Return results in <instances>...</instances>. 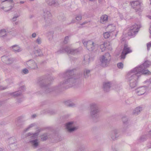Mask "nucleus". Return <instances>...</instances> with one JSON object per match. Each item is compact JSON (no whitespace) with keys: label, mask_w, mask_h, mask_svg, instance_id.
Listing matches in <instances>:
<instances>
[{"label":"nucleus","mask_w":151,"mask_h":151,"mask_svg":"<svg viewBox=\"0 0 151 151\" xmlns=\"http://www.w3.org/2000/svg\"><path fill=\"white\" fill-rule=\"evenodd\" d=\"M2 2L0 6L2 9L8 11L11 9L14 6L12 0H0Z\"/></svg>","instance_id":"2"},{"label":"nucleus","mask_w":151,"mask_h":151,"mask_svg":"<svg viewBox=\"0 0 151 151\" xmlns=\"http://www.w3.org/2000/svg\"><path fill=\"white\" fill-rule=\"evenodd\" d=\"M149 30H150V36H151V26H150V27L149 29Z\"/></svg>","instance_id":"37"},{"label":"nucleus","mask_w":151,"mask_h":151,"mask_svg":"<svg viewBox=\"0 0 151 151\" xmlns=\"http://www.w3.org/2000/svg\"><path fill=\"white\" fill-rule=\"evenodd\" d=\"M110 60V54L108 53H106L100 58V61L101 65L103 67H105L108 65Z\"/></svg>","instance_id":"3"},{"label":"nucleus","mask_w":151,"mask_h":151,"mask_svg":"<svg viewBox=\"0 0 151 151\" xmlns=\"http://www.w3.org/2000/svg\"><path fill=\"white\" fill-rule=\"evenodd\" d=\"M1 59L3 61L5 62L7 64H10L12 62V59H8L7 57L6 56L2 57Z\"/></svg>","instance_id":"13"},{"label":"nucleus","mask_w":151,"mask_h":151,"mask_svg":"<svg viewBox=\"0 0 151 151\" xmlns=\"http://www.w3.org/2000/svg\"><path fill=\"white\" fill-rule=\"evenodd\" d=\"M110 84L109 82L104 83V89L105 91H107L109 89Z\"/></svg>","instance_id":"17"},{"label":"nucleus","mask_w":151,"mask_h":151,"mask_svg":"<svg viewBox=\"0 0 151 151\" xmlns=\"http://www.w3.org/2000/svg\"><path fill=\"white\" fill-rule=\"evenodd\" d=\"M83 44L86 47L87 49L90 51H92L95 50L98 47L97 45L91 41L84 42Z\"/></svg>","instance_id":"6"},{"label":"nucleus","mask_w":151,"mask_h":151,"mask_svg":"<svg viewBox=\"0 0 151 151\" xmlns=\"http://www.w3.org/2000/svg\"><path fill=\"white\" fill-rule=\"evenodd\" d=\"M32 116V117L34 118L36 116V115H33Z\"/></svg>","instance_id":"38"},{"label":"nucleus","mask_w":151,"mask_h":151,"mask_svg":"<svg viewBox=\"0 0 151 151\" xmlns=\"http://www.w3.org/2000/svg\"><path fill=\"white\" fill-rule=\"evenodd\" d=\"M148 148H151V147H149V146L148 145Z\"/></svg>","instance_id":"39"},{"label":"nucleus","mask_w":151,"mask_h":151,"mask_svg":"<svg viewBox=\"0 0 151 151\" xmlns=\"http://www.w3.org/2000/svg\"><path fill=\"white\" fill-rule=\"evenodd\" d=\"M17 18V17H14L13 19V21H14L16 20V19Z\"/></svg>","instance_id":"35"},{"label":"nucleus","mask_w":151,"mask_h":151,"mask_svg":"<svg viewBox=\"0 0 151 151\" xmlns=\"http://www.w3.org/2000/svg\"><path fill=\"white\" fill-rule=\"evenodd\" d=\"M108 45H109V42H105L103 44L101 45L100 46V47L102 51H104Z\"/></svg>","instance_id":"15"},{"label":"nucleus","mask_w":151,"mask_h":151,"mask_svg":"<svg viewBox=\"0 0 151 151\" xmlns=\"http://www.w3.org/2000/svg\"><path fill=\"white\" fill-rule=\"evenodd\" d=\"M89 0L90 1H94L95 0Z\"/></svg>","instance_id":"40"},{"label":"nucleus","mask_w":151,"mask_h":151,"mask_svg":"<svg viewBox=\"0 0 151 151\" xmlns=\"http://www.w3.org/2000/svg\"><path fill=\"white\" fill-rule=\"evenodd\" d=\"M27 64L30 65V67L32 69H35L37 67L36 64L33 61H30L27 62Z\"/></svg>","instance_id":"14"},{"label":"nucleus","mask_w":151,"mask_h":151,"mask_svg":"<svg viewBox=\"0 0 151 151\" xmlns=\"http://www.w3.org/2000/svg\"><path fill=\"white\" fill-rule=\"evenodd\" d=\"M151 65L150 62L146 61L139 67L134 68L131 72L129 77V80L130 81V86L132 88H134L136 86V81L139 76L142 74L149 75L150 72L146 69Z\"/></svg>","instance_id":"1"},{"label":"nucleus","mask_w":151,"mask_h":151,"mask_svg":"<svg viewBox=\"0 0 151 151\" xmlns=\"http://www.w3.org/2000/svg\"><path fill=\"white\" fill-rule=\"evenodd\" d=\"M117 66L119 68H122L123 67V64L121 63H119L117 64Z\"/></svg>","instance_id":"23"},{"label":"nucleus","mask_w":151,"mask_h":151,"mask_svg":"<svg viewBox=\"0 0 151 151\" xmlns=\"http://www.w3.org/2000/svg\"><path fill=\"white\" fill-rule=\"evenodd\" d=\"M142 110V108L141 107H138L136 108L133 111L134 114H138Z\"/></svg>","instance_id":"20"},{"label":"nucleus","mask_w":151,"mask_h":151,"mask_svg":"<svg viewBox=\"0 0 151 151\" xmlns=\"http://www.w3.org/2000/svg\"><path fill=\"white\" fill-rule=\"evenodd\" d=\"M23 72L24 74H26L28 72V70L26 69H24L23 70Z\"/></svg>","instance_id":"29"},{"label":"nucleus","mask_w":151,"mask_h":151,"mask_svg":"<svg viewBox=\"0 0 151 151\" xmlns=\"http://www.w3.org/2000/svg\"><path fill=\"white\" fill-rule=\"evenodd\" d=\"M41 139L43 140H45L47 138V136L46 134L42 135L41 137Z\"/></svg>","instance_id":"25"},{"label":"nucleus","mask_w":151,"mask_h":151,"mask_svg":"<svg viewBox=\"0 0 151 151\" xmlns=\"http://www.w3.org/2000/svg\"><path fill=\"white\" fill-rule=\"evenodd\" d=\"M132 6L136 10H138L142 5V1L141 0L134 1L131 3Z\"/></svg>","instance_id":"8"},{"label":"nucleus","mask_w":151,"mask_h":151,"mask_svg":"<svg viewBox=\"0 0 151 151\" xmlns=\"http://www.w3.org/2000/svg\"><path fill=\"white\" fill-rule=\"evenodd\" d=\"M32 37H35L36 36V34L35 33H33L32 35Z\"/></svg>","instance_id":"32"},{"label":"nucleus","mask_w":151,"mask_h":151,"mask_svg":"<svg viewBox=\"0 0 151 151\" xmlns=\"http://www.w3.org/2000/svg\"><path fill=\"white\" fill-rule=\"evenodd\" d=\"M74 105V104L73 103H72V104H70L69 105H68L69 106H73Z\"/></svg>","instance_id":"36"},{"label":"nucleus","mask_w":151,"mask_h":151,"mask_svg":"<svg viewBox=\"0 0 151 151\" xmlns=\"http://www.w3.org/2000/svg\"><path fill=\"white\" fill-rule=\"evenodd\" d=\"M37 133L35 134H34L32 136V137L35 138L37 136Z\"/></svg>","instance_id":"31"},{"label":"nucleus","mask_w":151,"mask_h":151,"mask_svg":"<svg viewBox=\"0 0 151 151\" xmlns=\"http://www.w3.org/2000/svg\"><path fill=\"white\" fill-rule=\"evenodd\" d=\"M150 0V2H151V0Z\"/></svg>","instance_id":"44"},{"label":"nucleus","mask_w":151,"mask_h":151,"mask_svg":"<svg viewBox=\"0 0 151 151\" xmlns=\"http://www.w3.org/2000/svg\"><path fill=\"white\" fill-rule=\"evenodd\" d=\"M6 88H4L2 86H0V90H4V89H5Z\"/></svg>","instance_id":"33"},{"label":"nucleus","mask_w":151,"mask_h":151,"mask_svg":"<svg viewBox=\"0 0 151 151\" xmlns=\"http://www.w3.org/2000/svg\"><path fill=\"white\" fill-rule=\"evenodd\" d=\"M90 73V71L88 70H86L84 72V75L85 76H86V75H87L88 74H89Z\"/></svg>","instance_id":"27"},{"label":"nucleus","mask_w":151,"mask_h":151,"mask_svg":"<svg viewBox=\"0 0 151 151\" xmlns=\"http://www.w3.org/2000/svg\"><path fill=\"white\" fill-rule=\"evenodd\" d=\"M107 29L109 31L112 32L116 29V27L114 25H109L107 27Z\"/></svg>","instance_id":"18"},{"label":"nucleus","mask_w":151,"mask_h":151,"mask_svg":"<svg viewBox=\"0 0 151 151\" xmlns=\"http://www.w3.org/2000/svg\"><path fill=\"white\" fill-rule=\"evenodd\" d=\"M68 37H66L65 39H68Z\"/></svg>","instance_id":"41"},{"label":"nucleus","mask_w":151,"mask_h":151,"mask_svg":"<svg viewBox=\"0 0 151 151\" xmlns=\"http://www.w3.org/2000/svg\"><path fill=\"white\" fill-rule=\"evenodd\" d=\"M31 127H32V126H33L32 124L31 125Z\"/></svg>","instance_id":"43"},{"label":"nucleus","mask_w":151,"mask_h":151,"mask_svg":"<svg viewBox=\"0 0 151 151\" xmlns=\"http://www.w3.org/2000/svg\"><path fill=\"white\" fill-rule=\"evenodd\" d=\"M141 27L140 25L135 24L131 26L128 32V35L129 36L134 35L138 31L139 29Z\"/></svg>","instance_id":"4"},{"label":"nucleus","mask_w":151,"mask_h":151,"mask_svg":"<svg viewBox=\"0 0 151 151\" xmlns=\"http://www.w3.org/2000/svg\"><path fill=\"white\" fill-rule=\"evenodd\" d=\"M64 51L67 52L68 53L72 54H74L75 53L77 52V50H73L70 49L69 47H67L65 48L64 50V51L63 52H64Z\"/></svg>","instance_id":"12"},{"label":"nucleus","mask_w":151,"mask_h":151,"mask_svg":"<svg viewBox=\"0 0 151 151\" xmlns=\"http://www.w3.org/2000/svg\"><path fill=\"white\" fill-rule=\"evenodd\" d=\"M12 50L15 52H19L22 50L21 48L18 46L14 45L12 47Z\"/></svg>","instance_id":"16"},{"label":"nucleus","mask_w":151,"mask_h":151,"mask_svg":"<svg viewBox=\"0 0 151 151\" xmlns=\"http://www.w3.org/2000/svg\"><path fill=\"white\" fill-rule=\"evenodd\" d=\"M88 23V22H84L81 25H83L85 24H87Z\"/></svg>","instance_id":"34"},{"label":"nucleus","mask_w":151,"mask_h":151,"mask_svg":"<svg viewBox=\"0 0 151 151\" xmlns=\"http://www.w3.org/2000/svg\"><path fill=\"white\" fill-rule=\"evenodd\" d=\"M108 16L106 15H104L101 17L100 22L101 23L105 24L108 21Z\"/></svg>","instance_id":"11"},{"label":"nucleus","mask_w":151,"mask_h":151,"mask_svg":"<svg viewBox=\"0 0 151 151\" xmlns=\"http://www.w3.org/2000/svg\"><path fill=\"white\" fill-rule=\"evenodd\" d=\"M76 19L77 20H79L81 19V15H78L76 17Z\"/></svg>","instance_id":"26"},{"label":"nucleus","mask_w":151,"mask_h":151,"mask_svg":"<svg viewBox=\"0 0 151 151\" xmlns=\"http://www.w3.org/2000/svg\"><path fill=\"white\" fill-rule=\"evenodd\" d=\"M36 42L38 44H40L41 42V39L40 38H38Z\"/></svg>","instance_id":"30"},{"label":"nucleus","mask_w":151,"mask_h":151,"mask_svg":"<svg viewBox=\"0 0 151 151\" xmlns=\"http://www.w3.org/2000/svg\"><path fill=\"white\" fill-rule=\"evenodd\" d=\"M67 129L69 132H72L76 130L77 128L75 126L74 123L70 122L67 123L66 125Z\"/></svg>","instance_id":"9"},{"label":"nucleus","mask_w":151,"mask_h":151,"mask_svg":"<svg viewBox=\"0 0 151 151\" xmlns=\"http://www.w3.org/2000/svg\"><path fill=\"white\" fill-rule=\"evenodd\" d=\"M91 116L92 117L96 116L99 111L96 105L95 104H92L91 105Z\"/></svg>","instance_id":"7"},{"label":"nucleus","mask_w":151,"mask_h":151,"mask_svg":"<svg viewBox=\"0 0 151 151\" xmlns=\"http://www.w3.org/2000/svg\"><path fill=\"white\" fill-rule=\"evenodd\" d=\"M31 142L34 147H36L38 145V142L37 139L32 141Z\"/></svg>","instance_id":"19"},{"label":"nucleus","mask_w":151,"mask_h":151,"mask_svg":"<svg viewBox=\"0 0 151 151\" xmlns=\"http://www.w3.org/2000/svg\"><path fill=\"white\" fill-rule=\"evenodd\" d=\"M150 4H151V2H150Z\"/></svg>","instance_id":"45"},{"label":"nucleus","mask_w":151,"mask_h":151,"mask_svg":"<svg viewBox=\"0 0 151 151\" xmlns=\"http://www.w3.org/2000/svg\"><path fill=\"white\" fill-rule=\"evenodd\" d=\"M150 134H151V131L150 132Z\"/></svg>","instance_id":"42"},{"label":"nucleus","mask_w":151,"mask_h":151,"mask_svg":"<svg viewBox=\"0 0 151 151\" xmlns=\"http://www.w3.org/2000/svg\"><path fill=\"white\" fill-rule=\"evenodd\" d=\"M147 49L149 50L150 49V47H151V42L147 43Z\"/></svg>","instance_id":"24"},{"label":"nucleus","mask_w":151,"mask_h":151,"mask_svg":"<svg viewBox=\"0 0 151 151\" xmlns=\"http://www.w3.org/2000/svg\"><path fill=\"white\" fill-rule=\"evenodd\" d=\"M146 89L145 87L138 88L136 90V93L139 95H142L145 92Z\"/></svg>","instance_id":"10"},{"label":"nucleus","mask_w":151,"mask_h":151,"mask_svg":"<svg viewBox=\"0 0 151 151\" xmlns=\"http://www.w3.org/2000/svg\"><path fill=\"white\" fill-rule=\"evenodd\" d=\"M6 34V32L4 29H1L0 30V34L2 37L4 36Z\"/></svg>","instance_id":"21"},{"label":"nucleus","mask_w":151,"mask_h":151,"mask_svg":"<svg viewBox=\"0 0 151 151\" xmlns=\"http://www.w3.org/2000/svg\"><path fill=\"white\" fill-rule=\"evenodd\" d=\"M19 91L15 92L13 93V95L14 96H17L19 95Z\"/></svg>","instance_id":"28"},{"label":"nucleus","mask_w":151,"mask_h":151,"mask_svg":"<svg viewBox=\"0 0 151 151\" xmlns=\"http://www.w3.org/2000/svg\"><path fill=\"white\" fill-rule=\"evenodd\" d=\"M132 52L131 48L128 46L127 44L124 45V48L121 55L120 56V59H124L126 57V55L128 54L129 53Z\"/></svg>","instance_id":"5"},{"label":"nucleus","mask_w":151,"mask_h":151,"mask_svg":"<svg viewBox=\"0 0 151 151\" xmlns=\"http://www.w3.org/2000/svg\"><path fill=\"white\" fill-rule=\"evenodd\" d=\"M110 36V34L109 32H106L104 33L103 36L105 39H107Z\"/></svg>","instance_id":"22"}]
</instances>
